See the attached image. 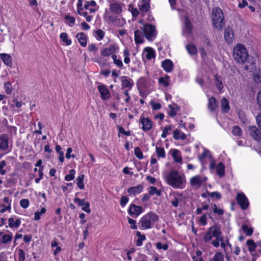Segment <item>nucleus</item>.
I'll list each match as a JSON object with an SVG mask.
<instances>
[{"instance_id":"obj_26","label":"nucleus","mask_w":261,"mask_h":261,"mask_svg":"<svg viewBox=\"0 0 261 261\" xmlns=\"http://www.w3.org/2000/svg\"><path fill=\"white\" fill-rule=\"evenodd\" d=\"M186 49L188 53L191 55H195L197 53V49L195 45L190 43L186 45Z\"/></svg>"},{"instance_id":"obj_19","label":"nucleus","mask_w":261,"mask_h":261,"mask_svg":"<svg viewBox=\"0 0 261 261\" xmlns=\"http://www.w3.org/2000/svg\"><path fill=\"white\" fill-rule=\"evenodd\" d=\"M76 38L77 39L79 43L82 46H85L87 45V38L86 35L84 33H77L76 35Z\"/></svg>"},{"instance_id":"obj_50","label":"nucleus","mask_w":261,"mask_h":261,"mask_svg":"<svg viewBox=\"0 0 261 261\" xmlns=\"http://www.w3.org/2000/svg\"><path fill=\"white\" fill-rule=\"evenodd\" d=\"M210 153V152L208 150L205 149L204 152L199 157V160L202 161L207 155L208 156L209 158L211 159L212 158V155Z\"/></svg>"},{"instance_id":"obj_18","label":"nucleus","mask_w":261,"mask_h":261,"mask_svg":"<svg viewBox=\"0 0 261 261\" xmlns=\"http://www.w3.org/2000/svg\"><path fill=\"white\" fill-rule=\"evenodd\" d=\"M143 186L142 185H138L135 187H132L128 189L127 192L129 194L135 195L137 194L140 193L143 190Z\"/></svg>"},{"instance_id":"obj_6","label":"nucleus","mask_w":261,"mask_h":261,"mask_svg":"<svg viewBox=\"0 0 261 261\" xmlns=\"http://www.w3.org/2000/svg\"><path fill=\"white\" fill-rule=\"evenodd\" d=\"M236 200L242 209L246 210L248 207L249 201L244 193H238L236 197Z\"/></svg>"},{"instance_id":"obj_23","label":"nucleus","mask_w":261,"mask_h":261,"mask_svg":"<svg viewBox=\"0 0 261 261\" xmlns=\"http://www.w3.org/2000/svg\"><path fill=\"white\" fill-rule=\"evenodd\" d=\"M210 228H212V233L213 237L218 239V237L221 235L222 232L220 229V227L218 226L216 224L211 226Z\"/></svg>"},{"instance_id":"obj_10","label":"nucleus","mask_w":261,"mask_h":261,"mask_svg":"<svg viewBox=\"0 0 261 261\" xmlns=\"http://www.w3.org/2000/svg\"><path fill=\"white\" fill-rule=\"evenodd\" d=\"M110 20L114 27H122L126 23L125 20L121 17H110Z\"/></svg>"},{"instance_id":"obj_64","label":"nucleus","mask_w":261,"mask_h":261,"mask_svg":"<svg viewBox=\"0 0 261 261\" xmlns=\"http://www.w3.org/2000/svg\"><path fill=\"white\" fill-rule=\"evenodd\" d=\"M200 222L203 225H205L206 224V213L204 214L200 218Z\"/></svg>"},{"instance_id":"obj_4","label":"nucleus","mask_w":261,"mask_h":261,"mask_svg":"<svg viewBox=\"0 0 261 261\" xmlns=\"http://www.w3.org/2000/svg\"><path fill=\"white\" fill-rule=\"evenodd\" d=\"M167 182L174 188H180L182 179L176 170H172L167 176Z\"/></svg>"},{"instance_id":"obj_28","label":"nucleus","mask_w":261,"mask_h":261,"mask_svg":"<svg viewBox=\"0 0 261 261\" xmlns=\"http://www.w3.org/2000/svg\"><path fill=\"white\" fill-rule=\"evenodd\" d=\"M147 87V84L145 79L141 77L137 82L138 89H146Z\"/></svg>"},{"instance_id":"obj_25","label":"nucleus","mask_w":261,"mask_h":261,"mask_svg":"<svg viewBox=\"0 0 261 261\" xmlns=\"http://www.w3.org/2000/svg\"><path fill=\"white\" fill-rule=\"evenodd\" d=\"M221 107L223 112L227 113L229 109L230 106L228 99L226 98H223L221 100Z\"/></svg>"},{"instance_id":"obj_16","label":"nucleus","mask_w":261,"mask_h":261,"mask_svg":"<svg viewBox=\"0 0 261 261\" xmlns=\"http://www.w3.org/2000/svg\"><path fill=\"white\" fill-rule=\"evenodd\" d=\"M8 147V137L7 135L3 134L0 137V148L6 150Z\"/></svg>"},{"instance_id":"obj_12","label":"nucleus","mask_w":261,"mask_h":261,"mask_svg":"<svg viewBox=\"0 0 261 261\" xmlns=\"http://www.w3.org/2000/svg\"><path fill=\"white\" fill-rule=\"evenodd\" d=\"M140 122L143 125L142 128L144 131H148L152 127V122L148 118L142 117L140 118Z\"/></svg>"},{"instance_id":"obj_9","label":"nucleus","mask_w":261,"mask_h":261,"mask_svg":"<svg viewBox=\"0 0 261 261\" xmlns=\"http://www.w3.org/2000/svg\"><path fill=\"white\" fill-rule=\"evenodd\" d=\"M251 71L253 80L257 83H261V68L257 66H252Z\"/></svg>"},{"instance_id":"obj_2","label":"nucleus","mask_w":261,"mask_h":261,"mask_svg":"<svg viewBox=\"0 0 261 261\" xmlns=\"http://www.w3.org/2000/svg\"><path fill=\"white\" fill-rule=\"evenodd\" d=\"M234 59L238 63L243 64L247 60L249 55L246 47L242 44H237L233 48Z\"/></svg>"},{"instance_id":"obj_49","label":"nucleus","mask_w":261,"mask_h":261,"mask_svg":"<svg viewBox=\"0 0 261 261\" xmlns=\"http://www.w3.org/2000/svg\"><path fill=\"white\" fill-rule=\"evenodd\" d=\"M46 212V208L45 207H42L41 209L40 212H36L35 213V217L34 219L35 220H38L40 219V215L41 214H44Z\"/></svg>"},{"instance_id":"obj_38","label":"nucleus","mask_w":261,"mask_h":261,"mask_svg":"<svg viewBox=\"0 0 261 261\" xmlns=\"http://www.w3.org/2000/svg\"><path fill=\"white\" fill-rule=\"evenodd\" d=\"M149 194L152 195L154 194H156L157 196H160L161 195V191L158 190L157 188L153 186H151L149 188Z\"/></svg>"},{"instance_id":"obj_46","label":"nucleus","mask_w":261,"mask_h":261,"mask_svg":"<svg viewBox=\"0 0 261 261\" xmlns=\"http://www.w3.org/2000/svg\"><path fill=\"white\" fill-rule=\"evenodd\" d=\"M135 155L139 159H142L143 158V153L139 147H136L135 148Z\"/></svg>"},{"instance_id":"obj_52","label":"nucleus","mask_w":261,"mask_h":261,"mask_svg":"<svg viewBox=\"0 0 261 261\" xmlns=\"http://www.w3.org/2000/svg\"><path fill=\"white\" fill-rule=\"evenodd\" d=\"M208 195L210 196L212 198L216 197L217 199H220L221 198V195L220 193L218 192H214L212 193H210L207 191Z\"/></svg>"},{"instance_id":"obj_31","label":"nucleus","mask_w":261,"mask_h":261,"mask_svg":"<svg viewBox=\"0 0 261 261\" xmlns=\"http://www.w3.org/2000/svg\"><path fill=\"white\" fill-rule=\"evenodd\" d=\"M9 221V226L11 227L18 228L20 224V219H17L15 222H14V219L12 218H10L8 220Z\"/></svg>"},{"instance_id":"obj_20","label":"nucleus","mask_w":261,"mask_h":261,"mask_svg":"<svg viewBox=\"0 0 261 261\" xmlns=\"http://www.w3.org/2000/svg\"><path fill=\"white\" fill-rule=\"evenodd\" d=\"M144 55L147 59L151 60L154 58L155 52L151 47H147L144 49Z\"/></svg>"},{"instance_id":"obj_54","label":"nucleus","mask_w":261,"mask_h":261,"mask_svg":"<svg viewBox=\"0 0 261 261\" xmlns=\"http://www.w3.org/2000/svg\"><path fill=\"white\" fill-rule=\"evenodd\" d=\"M20 205L22 207L26 208L29 205V200L27 199H23L21 200L20 201Z\"/></svg>"},{"instance_id":"obj_61","label":"nucleus","mask_w":261,"mask_h":261,"mask_svg":"<svg viewBox=\"0 0 261 261\" xmlns=\"http://www.w3.org/2000/svg\"><path fill=\"white\" fill-rule=\"evenodd\" d=\"M150 105L152 107V109L154 110H158L161 109V105L160 103H155L153 101L150 102Z\"/></svg>"},{"instance_id":"obj_8","label":"nucleus","mask_w":261,"mask_h":261,"mask_svg":"<svg viewBox=\"0 0 261 261\" xmlns=\"http://www.w3.org/2000/svg\"><path fill=\"white\" fill-rule=\"evenodd\" d=\"M251 137L255 141L260 142L261 140V133L255 126H250L248 128Z\"/></svg>"},{"instance_id":"obj_42","label":"nucleus","mask_w":261,"mask_h":261,"mask_svg":"<svg viewBox=\"0 0 261 261\" xmlns=\"http://www.w3.org/2000/svg\"><path fill=\"white\" fill-rule=\"evenodd\" d=\"M123 56H124V62L125 64H128L130 62V59L129 58V52L128 49L125 48L123 50Z\"/></svg>"},{"instance_id":"obj_63","label":"nucleus","mask_w":261,"mask_h":261,"mask_svg":"<svg viewBox=\"0 0 261 261\" xmlns=\"http://www.w3.org/2000/svg\"><path fill=\"white\" fill-rule=\"evenodd\" d=\"M128 201V198L125 196H122L120 200V204L123 207Z\"/></svg>"},{"instance_id":"obj_47","label":"nucleus","mask_w":261,"mask_h":261,"mask_svg":"<svg viewBox=\"0 0 261 261\" xmlns=\"http://www.w3.org/2000/svg\"><path fill=\"white\" fill-rule=\"evenodd\" d=\"M75 170L71 169L69 171V174L66 175L65 179L67 181L71 180L74 178Z\"/></svg>"},{"instance_id":"obj_15","label":"nucleus","mask_w":261,"mask_h":261,"mask_svg":"<svg viewBox=\"0 0 261 261\" xmlns=\"http://www.w3.org/2000/svg\"><path fill=\"white\" fill-rule=\"evenodd\" d=\"M135 42L136 44H141L144 42V35L141 30H137L135 31Z\"/></svg>"},{"instance_id":"obj_11","label":"nucleus","mask_w":261,"mask_h":261,"mask_svg":"<svg viewBox=\"0 0 261 261\" xmlns=\"http://www.w3.org/2000/svg\"><path fill=\"white\" fill-rule=\"evenodd\" d=\"M142 207L141 206L132 204L128 210V213L132 216L135 215L136 217H137L142 212Z\"/></svg>"},{"instance_id":"obj_55","label":"nucleus","mask_w":261,"mask_h":261,"mask_svg":"<svg viewBox=\"0 0 261 261\" xmlns=\"http://www.w3.org/2000/svg\"><path fill=\"white\" fill-rule=\"evenodd\" d=\"M172 129V126L171 125H168L165 127L163 131V133L161 135V137L163 138H165L167 137V134L168 133V130H170Z\"/></svg>"},{"instance_id":"obj_34","label":"nucleus","mask_w":261,"mask_h":261,"mask_svg":"<svg viewBox=\"0 0 261 261\" xmlns=\"http://www.w3.org/2000/svg\"><path fill=\"white\" fill-rule=\"evenodd\" d=\"M84 177L85 175L84 174H82L76 178L77 185L80 189H83L84 188V184L83 182Z\"/></svg>"},{"instance_id":"obj_3","label":"nucleus","mask_w":261,"mask_h":261,"mask_svg":"<svg viewBox=\"0 0 261 261\" xmlns=\"http://www.w3.org/2000/svg\"><path fill=\"white\" fill-rule=\"evenodd\" d=\"M144 37L149 41H153L157 36L158 32L154 25L148 23L143 24L141 28Z\"/></svg>"},{"instance_id":"obj_53","label":"nucleus","mask_w":261,"mask_h":261,"mask_svg":"<svg viewBox=\"0 0 261 261\" xmlns=\"http://www.w3.org/2000/svg\"><path fill=\"white\" fill-rule=\"evenodd\" d=\"M117 128L119 130V133L122 134L126 136H128L130 135V132L129 130L125 131L123 127L119 125H117Z\"/></svg>"},{"instance_id":"obj_27","label":"nucleus","mask_w":261,"mask_h":261,"mask_svg":"<svg viewBox=\"0 0 261 261\" xmlns=\"http://www.w3.org/2000/svg\"><path fill=\"white\" fill-rule=\"evenodd\" d=\"M220 78L221 77L218 76V74H216L214 76L216 86H217L218 90L221 92L222 89L223 88V86L222 80Z\"/></svg>"},{"instance_id":"obj_7","label":"nucleus","mask_w":261,"mask_h":261,"mask_svg":"<svg viewBox=\"0 0 261 261\" xmlns=\"http://www.w3.org/2000/svg\"><path fill=\"white\" fill-rule=\"evenodd\" d=\"M118 46L115 44H110L108 47L101 50V55L107 57L110 55H115V53L118 49Z\"/></svg>"},{"instance_id":"obj_62","label":"nucleus","mask_w":261,"mask_h":261,"mask_svg":"<svg viewBox=\"0 0 261 261\" xmlns=\"http://www.w3.org/2000/svg\"><path fill=\"white\" fill-rule=\"evenodd\" d=\"M90 203L89 202L87 201L86 203L82 207V209L83 211L86 212V213H90L91 210L89 208Z\"/></svg>"},{"instance_id":"obj_5","label":"nucleus","mask_w":261,"mask_h":261,"mask_svg":"<svg viewBox=\"0 0 261 261\" xmlns=\"http://www.w3.org/2000/svg\"><path fill=\"white\" fill-rule=\"evenodd\" d=\"M158 220L159 216L153 213H149L141 219L140 222L142 227L148 229L151 228L153 223L156 222Z\"/></svg>"},{"instance_id":"obj_43","label":"nucleus","mask_w":261,"mask_h":261,"mask_svg":"<svg viewBox=\"0 0 261 261\" xmlns=\"http://www.w3.org/2000/svg\"><path fill=\"white\" fill-rule=\"evenodd\" d=\"M65 18L66 19V20H67V23L70 27H72L73 25V24H74L75 19L73 17L67 15L65 16Z\"/></svg>"},{"instance_id":"obj_13","label":"nucleus","mask_w":261,"mask_h":261,"mask_svg":"<svg viewBox=\"0 0 261 261\" xmlns=\"http://www.w3.org/2000/svg\"><path fill=\"white\" fill-rule=\"evenodd\" d=\"M98 89L101 95V98L103 100L108 99L110 97V92L105 85H99L98 87Z\"/></svg>"},{"instance_id":"obj_58","label":"nucleus","mask_w":261,"mask_h":261,"mask_svg":"<svg viewBox=\"0 0 261 261\" xmlns=\"http://www.w3.org/2000/svg\"><path fill=\"white\" fill-rule=\"evenodd\" d=\"M156 248L159 249H163L164 250H167L168 248V244H164L162 245V243L161 242H158L156 244Z\"/></svg>"},{"instance_id":"obj_39","label":"nucleus","mask_w":261,"mask_h":261,"mask_svg":"<svg viewBox=\"0 0 261 261\" xmlns=\"http://www.w3.org/2000/svg\"><path fill=\"white\" fill-rule=\"evenodd\" d=\"M212 228H209L208 231L205 234L203 240L205 242H207L210 241L213 237L212 233Z\"/></svg>"},{"instance_id":"obj_33","label":"nucleus","mask_w":261,"mask_h":261,"mask_svg":"<svg viewBox=\"0 0 261 261\" xmlns=\"http://www.w3.org/2000/svg\"><path fill=\"white\" fill-rule=\"evenodd\" d=\"M60 37L62 41L64 42L67 45H69L71 43V41L70 39H68L67 34L66 33H62Z\"/></svg>"},{"instance_id":"obj_14","label":"nucleus","mask_w":261,"mask_h":261,"mask_svg":"<svg viewBox=\"0 0 261 261\" xmlns=\"http://www.w3.org/2000/svg\"><path fill=\"white\" fill-rule=\"evenodd\" d=\"M192 27L191 22L187 17L185 18L184 28L183 29V34L185 35H189L192 34Z\"/></svg>"},{"instance_id":"obj_51","label":"nucleus","mask_w":261,"mask_h":261,"mask_svg":"<svg viewBox=\"0 0 261 261\" xmlns=\"http://www.w3.org/2000/svg\"><path fill=\"white\" fill-rule=\"evenodd\" d=\"M5 88L6 93L9 94L12 92V87L11 84L10 82H6L5 83Z\"/></svg>"},{"instance_id":"obj_41","label":"nucleus","mask_w":261,"mask_h":261,"mask_svg":"<svg viewBox=\"0 0 261 261\" xmlns=\"http://www.w3.org/2000/svg\"><path fill=\"white\" fill-rule=\"evenodd\" d=\"M114 63L116 65H123L122 62L119 57H117L116 54L112 55L111 56Z\"/></svg>"},{"instance_id":"obj_59","label":"nucleus","mask_w":261,"mask_h":261,"mask_svg":"<svg viewBox=\"0 0 261 261\" xmlns=\"http://www.w3.org/2000/svg\"><path fill=\"white\" fill-rule=\"evenodd\" d=\"M122 86L124 87V88H126V87H128L129 88H131V87H132V84L130 83L129 81H128L127 80H123L122 81Z\"/></svg>"},{"instance_id":"obj_35","label":"nucleus","mask_w":261,"mask_h":261,"mask_svg":"<svg viewBox=\"0 0 261 261\" xmlns=\"http://www.w3.org/2000/svg\"><path fill=\"white\" fill-rule=\"evenodd\" d=\"M192 186L200 185L201 184V179L199 176H196L191 178L190 181Z\"/></svg>"},{"instance_id":"obj_44","label":"nucleus","mask_w":261,"mask_h":261,"mask_svg":"<svg viewBox=\"0 0 261 261\" xmlns=\"http://www.w3.org/2000/svg\"><path fill=\"white\" fill-rule=\"evenodd\" d=\"M12 240V236L11 235L5 234L2 238V242L3 244H7L8 242L11 241Z\"/></svg>"},{"instance_id":"obj_1","label":"nucleus","mask_w":261,"mask_h":261,"mask_svg":"<svg viewBox=\"0 0 261 261\" xmlns=\"http://www.w3.org/2000/svg\"><path fill=\"white\" fill-rule=\"evenodd\" d=\"M211 18L213 26L217 30H221L225 25L223 13L218 7H214L212 10Z\"/></svg>"},{"instance_id":"obj_32","label":"nucleus","mask_w":261,"mask_h":261,"mask_svg":"<svg viewBox=\"0 0 261 261\" xmlns=\"http://www.w3.org/2000/svg\"><path fill=\"white\" fill-rule=\"evenodd\" d=\"M179 151L176 149L173 150L172 156L174 161L177 163H181L182 158L179 155Z\"/></svg>"},{"instance_id":"obj_17","label":"nucleus","mask_w":261,"mask_h":261,"mask_svg":"<svg viewBox=\"0 0 261 261\" xmlns=\"http://www.w3.org/2000/svg\"><path fill=\"white\" fill-rule=\"evenodd\" d=\"M224 36L225 40L227 42L230 43L232 41L233 37L232 29L230 27L226 28L225 30Z\"/></svg>"},{"instance_id":"obj_30","label":"nucleus","mask_w":261,"mask_h":261,"mask_svg":"<svg viewBox=\"0 0 261 261\" xmlns=\"http://www.w3.org/2000/svg\"><path fill=\"white\" fill-rule=\"evenodd\" d=\"M225 166L223 163L220 162L217 167V173L221 177L224 176L225 173Z\"/></svg>"},{"instance_id":"obj_29","label":"nucleus","mask_w":261,"mask_h":261,"mask_svg":"<svg viewBox=\"0 0 261 261\" xmlns=\"http://www.w3.org/2000/svg\"><path fill=\"white\" fill-rule=\"evenodd\" d=\"M0 56L5 64L9 65L11 63V57L9 54H2Z\"/></svg>"},{"instance_id":"obj_57","label":"nucleus","mask_w":261,"mask_h":261,"mask_svg":"<svg viewBox=\"0 0 261 261\" xmlns=\"http://www.w3.org/2000/svg\"><path fill=\"white\" fill-rule=\"evenodd\" d=\"M18 258L19 261H24L25 259V252L22 249L18 250Z\"/></svg>"},{"instance_id":"obj_37","label":"nucleus","mask_w":261,"mask_h":261,"mask_svg":"<svg viewBox=\"0 0 261 261\" xmlns=\"http://www.w3.org/2000/svg\"><path fill=\"white\" fill-rule=\"evenodd\" d=\"M247 245L249 246L248 250L250 252H253L255 251L256 247V244L252 240H248L247 241Z\"/></svg>"},{"instance_id":"obj_45","label":"nucleus","mask_w":261,"mask_h":261,"mask_svg":"<svg viewBox=\"0 0 261 261\" xmlns=\"http://www.w3.org/2000/svg\"><path fill=\"white\" fill-rule=\"evenodd\" d=\"M242 131L241 128L238 126H234L232 128V134L234 136H240L242 134Z\"/></svg>"},{"instance_id":"obj_60","label":"nucleus","mask_w":261,"mask_h":261,"mask_svg":"<svg viewBox=\"0 0 261 261\" xmlns=\"http://www.w3.org/2000/svg\"><path fill=\"white\" fill-rule=\"evenodd\" d=\"M96 35L99 40H102L105 35V32L101 30H98L96 32Z\"/></svg>"},{"instance_id":"obj_56","label":"nucleus","mask_w":261,"mask_h":261,"mask_svg":"<svg viewBox=\"0 0 261 261\" xmlns=\"http://www.w3.org/2000/svg\"><path fill=\"white\" fill-rule=\"evenodd\" d=\"M74 202L75 203H77L78 205L80 206H83L86 203V202L85 201L84 199H81L77 197H75L74 199Z\"/></svg>"},{"instance_id":"obj_40","label":"nucleus","mask_w":261,"mask_h":261,"mask_svg":"<svg viewBox=\"0 0 261 261\" xmlns=\"http://www.w3.org/2000/svg\"><path fill=\"white\" fill-rule=\"evenodd\" d=\"M156 152L159 158H165V152L164 148L156 147Z\"/></svg>"},{"instance_id":"obj_48","label":"nucleus","mask_w":261,"mask_h":261,"mask_svg":"<svg viewBox=\"0 0 261 261\" xmlns=\"http://www.w3.org/2000/svg\"><path fill=\"white\" fill-rule=\"evenodd\" d=\"M213 260L214 261H223L224 256L221 252H217L215 254Z\"/></svg>"},{"instance_id":"obj_24","label":"nucleus","mask_w":261,"mask_h":261,"mask_svg":"<svg viewBox=\"0 0 261 261\" xmlns=\"http://www.w3.org/2000/svg\"><path fill=\"white\" fill-rule=\"evenodd\" d=\"M139 9L142 12H147L149 9V3L148 0H142L139 5Z\"/></svg>"},{"instance_id":"obj_22","label":"nucleus","mask_w":261,"mask_h":261,"mask_svg":"<svg viewBox=\"0 0 261 261\" xmlns=\"http://www.w3.org/2000/svg\"><path fill=\"white\" fill-rule=\"evenodd\" d=\"M110 9L113 13L120 14L122 12L121 6L117 3H114L110 5Z\"/></svg>"},{"instance_id":"obj_21","label":"nucleus","mask_w":261,"mask_h":261,"mask_svg":"<svg viewBox=\"0 0 261 261\" xmlns=\"http://www.w3.org/2000/svg\"><path fill=\"white\" fill-rule=\"evenodd\" d=\"M218 107L217 101L214 97H211L208 99V108L211 111L214 112Z\"/></svg>"},{"instance_id":"obj_36","label":"nucleus","mask_w":261,"mask_h":261,"mask_svg":"<svg viewBox=\"0 0 261 261\" xmlns=\"http://www.w3.org/2000/svg\"><path fill=\"white\" fill-rule=\"evenodd\" d=\"M242 229L248 236H251L253 232V228L252 227L249 228L248 226L246 224H244L242 225Z\"/></svg>"}]
</instances>
